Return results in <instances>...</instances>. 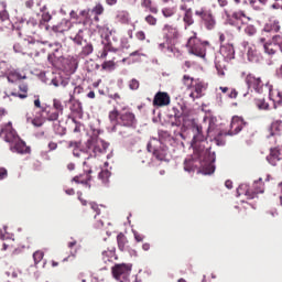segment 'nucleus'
Here are the masks:
<instances>
[{
  "mask_svg": "<svg viewBox=\"0 0 282 282\" xmlns=\"http://www.w3.org/2000/svg\"><path fill=\"white\" fill-rule=\"evenodd\" d=\"M193 133L192 148L194 149V153L199 155V158L204 156V160H208L212 156L210 147L208 145L206 135H204L202 126L194 123Z\"/></svg>",
  "mask_w": 282,
  "mask_h": 282,
  "instance_id": "20e7f679",
  "label": "nucleus"
},
{
  "mask_svg": "<svg viewBox=\"0 0 282 282\" xmlns=\"http://www.w3.org/2000/svg\"><path fill=\"white\" fill-rule=\"evenodd\" d=\"M275 75L278 76V78H282V64L280 65V67L276 68Z\"/></svg>",
  "mask_w": 282,
  "mask_h": 282,
  "instance_id": "774afa93",
  "label": "nucleus"
},
{
  "mask_svg": "<svg viewBox=\"0 0 282 282\" xmlns=\"http://www.w3.org/2000/svg\"><path fill=\"white\" fill-rule=\"evenodd\" d=\"M69 17H70V19H75V21H78V19H79L78 13H76V11H74V10L69 12Z\"/></svg>",
  "mask_w": 282,
  "mask_h": 282,
  "instance_id": "338daca9",
  "label": "nucleus"
},
{
  "mask_svg": "<svg viewBox=\"0 0 282 282\" xmlns=\"http://www.w3.org/2000/svg\"><path fill=\"white\" fill-rule=\"evenodd\" d=\"M135 39H138V41H147V33H144V31H138L135 33Z\"/></svg>",
  "mask_w": 282,
  "mask_h": 282,
  "instance_id": "603ef678",
  "label": "nucleus"
},
{
  "mask_svg": "<svg viewBox=\"0 0 282 282\" xmlns=\"http://www.w3.org/2000/svg\"><path fill=\"white\" fill-rule=\"evenodd\" d=\"M145 23H148V25H152L155 26L158 25V18L153 17L152 14H149L144 18Z\"/></svg>",
  "mask_w": 282,
  "mask_h": 282,
  "instance_id": "de8ad7c7",
  "label": "nucleus"
},
{
  "mask_svg": "<svg viewBox=\"0 0 282 282\" xmlns=\"http://www.w3.org/2000/svg\"><path fill=\"white\" fill-rule=\"evenodd\" d=\"M245 83L248 89H252L256 94H270L272 91V85L269 82H263L260 76L252 73L246 76Z\"/></svg>",
  "mask_w": 282,
  "mask_h": 282,
  "instance_id": "0eeeda50",
  "label": "nucleus"
},
{
  "mask_svg": "<svg viewBox=\"0 0 282 282\" xmlns=\"http://www.w3.org/2000/svg\"><path fill=\"white\" fill-rule=\"evenodd\" d=\"M108 118L112 124L126 127V129H135V127L138 126V119H135V113L127 108H123L121 111H118V109L115 108L112 111L109 112Z\"/></svg>",
  "mask_w": 282,
  "mask_h": 282,
  "instance_id": "39448f33",
  "label": "nucleus"
},
{
  "mask_svg": "<svg viewBox=\"0 0 282 282\" xmlns=\"http://www.w3.org/2000/svg\"><path fill=\"white\" fill-rule=\"evenodd\" d=\"M42 50L43 51H40V52H43V53L48 52L47 59L52 62L54 61V58H56V53L61 51V43L48 44L46 45V47H45V44H43Z\"/></svg>",
  "mask_w": 282,
  "mask_h": 282,
  "instance_id": "412c9836",
  "label": "nucleus"
},
{
  "mask_svg": "<svg viewBox=\"0 0 282 282\" xmlns=\"http://www.w3.org/2000/svg\"><path fill=\"white\" fill-rule=\"evenodd\" d=\"M141 8L145 9V12H151V14H158L160 10L155 4H153V0H141Z\"/></svg>",
  "mask_w": 282,
  "mask_h": 282,
  "instance_id": "c85d7f7f",
  "label": "nucleus"
},
{
  "mask_svg": "<svg viewBox=\"0 0 282 282\" xmlns=\"http://www.w3.org/2000/svg\"><path fill=\"white\" fill-rule=\"evenodd\" d=\"M12 150L17 153H30V148L25 144V141L18 139L12 145Z\"/></svg>",
  "mask_w": 282,
  "mask_h": 282,
  "instance_id": "393cba45",
  "label": "nucleus"
},
{
  "mask_svg": "<svg viewBox=\"0 0 282 282\" xmlns=\"http://www.w3.org/2000/svg\"><path fill=\"white\" fill-rule=\"evenodd\" d=\"M69 109L73 113H77L80 115L83 113V104L80 102V100L74 98V96H70L69 100Z\"/></svg>",
  "mask_w": 282,
  "mask_h": 282,
  "instance_id": "b1692460",
  "label": "nucleus"
},
{
  "mask_svg": "<svg viewBox=\"0 0 282 282\" xmlns=\"http://www.w3.org/2000/svg\"><path fill=\"white\" fill-rule=\"evenodd\" d=\"M268 162L272 164V166H276L278 162L282 160V151L279 149H271L270 155L267 158Z\"/></svg>",
  "mask_w": 282,
  "mask_h": 282,
  "instance_id": "5701e85b",
  "label": "nucleus"
},
{
  "mask_svg": "<svg viewBox=\"0 0 282 282\" xmlns=\"http://www.w3.org/2000/svg\"><path fill=\"white\" fill-rule=\"evenodd\" d=\"M90 210L88 212L89 217L94 215V219H97L98 215H100V205L96 202L89 203Z\"/></svg>",
  "mask_w": 282,
  "mask_h": 282,
  "instance_id": "c9c22d12",
  "label": "nucleus"
},
{
  "mask_svg": "<svg viewBox=\"0 0 282 282\" xmlns=\"http://www.w3.org/2000/svg\"><path fill=\"white\" fill-rule=\"evenodd\" d=\"M252 18L246 14V11L238 10L232 12L231 14H227V23L231 25V28H236L238 32L243 30L245 34L252 39V36H257V26L254 24H250Z\"/></svg>",
  "mask_w": 282,
  "mask_h": 282,
  "instance_id": "f03ea898",
  "label": "nucleus"
},
{
  "mask_svg": "<svg viewBox=\"0 0 282 282\" xmlns=\"http://www.w3.org/2000/svg\"><path fill=\"white\" fill-rule=\"evenodd\" d=\"M147 149L149 153H152L155 160H159V162H164V160H166V148L162 145V142H160V140H151L148 143Z\"/></svg>",
  "mask_w": 282,
  "mask_h": 282,
  "instance_id": "ddd939ff",
  "label": "nucleus"
},
{
  "mask_svg": "<svg viewBox=\"0 0 282 282\" xmlns=\"http://www.w3.org/2000/svg\"><path fill=\"white\" fill-rule=\"evenodd\" d=\"M203 24L205 25L206 30H215L217 22L215 21L213 13L209 12V14L203 18Z\"/></svg>",
  "mask_w": 282,
  "mask_h": 282,
  "instance_id": "c756f323",
  "label": "nucleus"
},
{
  "mask_svg": "<svg viewBox=\"0 0 282 282\" xmlns=\"http://www.w3.org/2000/svg\"><path fill=\"white\" fill-rule=\"evenodd\" d=\"M90 54H94V44L91 43H86L82 51L79 52V56L80 58H85L87 56H89Z\"/></svg>",
  "mask_w": 282,
  "mask_h": 282,
  "instance_id": "f704fd0d",
  "label": "nucleus"
},
{
  "mask_svg": "<svg viewBox=\"0 0 282 282\" xmlns=\"http://www.w3.org/2000/svg\"><path fill=\"white\" fill-rule=\"evenodd\" d=\"M197 169H200L204 175H213V173H215L213 156L204 159V155L199 156V154H195L194 152V158L184 161V171L187 173H195Z\"/></svg>",
  "mask_w": 282,
  "mask_h": 282,
  "instance_id": "7ed1b4c3",
  "label": "nucleus"
},
{
  "mask_svg": "<svg viewBox=\"0 0 282 282\" xmlns=\"http://www.w3.org/2000/svg\"><path fill=\"white\" fill-rule=\"evenodd\" d=\"M153 107H169L171 105V96L169 93L158 91L153 98Z\"/></svg>",
  "mask_w": 282,
  "mask_h": 282,
  "instance_id": "a211bd4d",
  "label": "nucleus"
},
{
  "mask_svg": "<svg viewBox=\"0 0 282 282\" xmlns=\"http://www.w3.org/2000/svg\"><path fill=\"white\" fill-rule=\"evenodd\" d=\"M239 96V93L235 88H230L228 93V98H237Z\"/></svg>",
  "mask_w": 282,
  "mask_h": 282,
  "instance_id": "052dcab7",
  "label": "nucleus"
},
{
  "mask_svg": "<svg viewBox=\"0 0 282 282\" xmlns=\"http://www.w3.org/2000/svg\"><path fill=\"white\" fill-rule=\"evenodd\" d=\"M183 22L186 28H191L195 23V20L193 19V10H188L187 12L184 13L183 15Z\"/></svg>",
  "mask_w": 282,
  "mask_h": 282,
  "instance_id": "e433bc0d",
  "label": "nucleus"
},
{
  "mask_svg": "<svg viewBox=\"0 0 282 282\" xmlns=\"http://www.w3.org/2000/svg\"><path fill=\"white\" fill-rule=\"evenodd\" d=\"M29 87H28V84H21L19 86V90L21 93H14L12 91L11 93V96H14V98H20L21 100H25V98H28V91H29Z\"/></svg>",
  "mask_w": 282,
  "mask_h": 282,
  "instance_id": "7c9ffc66",
  "label": "nucleus"
},
{
  "mask_svg": "<svg viewBox=\"0 0 282 282\" xmlns=\"http://www.w3.org/2000/svg\"><path fill=\"white\" fill-rule=\"evenodd\" d=\"M192 89H194V91L189 94V98H192L193 100H197V98H202V96H204V91L208 89V84L197 78L194 82V86L192 87Z\"/></svg>",
  "mask_w": 282,
  "mask_h": 282,
  "instance_id": "dca6fc26",
  "label": "nucleus"
},
{
  "mask_svg": "<svg viewBox=\"0 0 282 282\" xmlns=\"http://www.w3.org/2000/svg\"><path fill=\"white\" fill-rule=\"evenodd\" d=\"M130 89L135 90L140 88V82L138 79L130 80L129 84Z\"/></svg>",
  "mask_w": 282,
  "mask_h": 282,
  "instance_id": "3c124183",
  "label": "nucleus"
},
{
  "mask_svg": "<svg viewBox=\"0 0 282 282\" xmlns=\"http://www.w3.org/2000/svg\"><path fill=\"white\" fill-rule=\"evenodd\" d=\"M101 69H105L106 72H113V69H116V62L113 59L105 61L101 64Z\"/></svg>",
  "mask_w": 282,
  "mask_h": 282,
  "instance_id": "a19ab883",
  "label": "nucleus"
},
{
  "mask_svg": "<svg viewBox=\"0 0 282 282\" xmlns=\"http://www.w3.org/2000/svg\"><path fill=\"white\" fill-rule=\"evenodd\" d=\"M210 12L208 11H204L203 9L202 10H196L195 11V14L196 17H200L202 21L204 20V18L209 14Z\"/></svg>",
  "mask_w": 282,
  "mask_h": 282,
  "instance_id": "6e6d98bb",
  "label": "nucleus"
},
{
  "mask_svg": "<svg viewBox=\"0 0 282 282\" xmlns=\"http://www.w3.org/2000/svg\"><path fill=\"white\" fill-rule=\"evenodd\" d=\"M52 84L54 85V87H67V85L69 84V82H67V80H63V79H61V80H58V79H53L52 80Z\"/></svg>",
  "mask_w": 282,
  "mask_h": 282,
  "instance_id": "09e8293b",
  "label": "nucleus"
},
{
  "mask_svg": "<svg viewBox=\"0 0 282 282\" xmlns=\"http://www.w3.org/2000/svg\"><path fill=\"white\" fill-rule=\"evenodd\" d=\"M42 115L44 116L45 120H48L50 122L58 120V117L61 116L58 111H55L54 108L48 106L42 108Z\"/></svg>",
  "mask_w": 282,
  "mask_h": 282,
  "instance_id": "4be33fe9",
  "label": "nucleus"
},
{
  "mask_svg": "<svg viewBox=\"0 0 282 282\" xmlns=\"http://www.w3.org/2000/svg\"><path fill=\"white\" fill-rule=\"evenodd\" d=\"M58 149V143L54 142V141H51L48 143V150L50 151H56Z\"/></svg>",
  "mask_w": 282,
  "mask_h": 282,
  "instance_id": "0e129e2a",
  "label": "nucleus"
},
{
  "mask_svg": "<svg viewBox=\"0 0 282 282\" xmlns=\"http://www.w3.org/2000/svg\"><path fill=\"white\" fill-rule=\"evenodd\" d=\"M117 243L118 248L121 252H124L127 250V243H129V240L127 239V236L124 234L120 232L117 235Z\"/></svg>",
  "mask_w": 282,
  "mask_h": 282,
  "instance_id": "473e14b6",
  "label": "nucleus"
},
{
  "mask_svg": "<svg viewBox=\"0 0 282 282\" xmlns=\"http://www.w3.org/2000/svg\"><path fill=\"white\" fill-rule=\"evenodd\" d=\"M220 52L224 58L216 61V69L218 72V76H226V72L228 70V61H232L235 58V46L232 44H226L221 46Z\"/></svg>",
  "mask_w": 282,
  "mask_h": 282,
  "instance_id": "6e6552de",
  "label": "nucleus"
},
{
  "mask_svg": "<svg viewBox=\"0 0 282 282\" xmlns=\"http://www.w3.org/2000/svg\"><path fill=\"white\" fill-rule=\"evenodd\" d=\"M1 133L4 134L6 142H9L11 147L20 139L19 134H17V130L12 128V122H9L4 128H2Z\"/></svg>",
  "mask_w": 282,
  "mask_h": 282,
  "instance_id": "f3484780",
  "label": "nucleus"
},
{
  "mask_svg": "<svg viewBox=\"0 0 282 282\" xmlns=\"http://www.w3.org/2000/svg\"><path fill=\"white\" fill-rule=\"evenodd\" d=\"M253 188L254 191H250L248 188V185L241 184L237 191L239 195H241L242 191H246L245 195L248 197V199H254V197H257L259 193H264L265 191V187L263 186V178H259L258 181H254Z\"/></svg>",
  "mask_w": 282,
  "mask_h": 282,
  "instance_id": "2eb2a0df",
  "label": "nucleus"
},
{
  "mask_svg": "<svg viewBox=\"0 0 282 282\" xmlns=\"http://www.w3.org/2000/svg\"><path fill=\"white\" fill-rule=\"evenodd\" d=\"M279 215L276 212H268L265 215H264V218L268 220V221H272V219H274V217Z\"/></svg>",
  "mask_w": 282,
  "mask_h": 282,
  "instance_id": "5fc2aeb1",
  "label": "nucleus"
},
{
  "mask_svg": "<svg viewBox=\"0 0 282 282\" xmlns=\"http://www.w3.org/2000/svg\"><path fill=\"white\" fill-rule=\"evenodd\" d=\"M93 12H95V14L100 15L102 14V12H105V8H102V6L100 4H97L94 9H93Z\"/></svg>",
  "mask_w": 282,
  "mask_h": 282,
  "instance_id": "864d4df0",
  "label": "nucleus"
},
{
  "mask_svg": "<svg viewBox=\"0 0 282 282\" xmlns=\"http://www.w3.org/2000/svg\"><path fill=\"white\" fill-rule=\"evenodd\" d=\"M8 177V170L6 167H0V180H6Z\"/></svg>",
  "mask_w": 282,
  "mask_h": 282,
  "instance_id": "e2e57ef3",
  "label": "nucleus"
},
{
  "mask_svg": "<svg viewBox=\"0 0 282 282\" xmlns=\"http://www.w3.org/2000/svg\"><path fill=\"white\" fill-rule=\"evenodd\" d=\"M131 264L121 263L112 267V275L117 281L129 282V276H131Z\"/></svg>",
  "mask_w": 282,
  "mask_h": 282,
  "instance_id": "4468645a",
  "label": "nucleus"
},
{
  "mask_svg": "<svg viewBox=\"0 0 282 282\" xmlns=\"http://www.w3.org/2000/svg\"><path fill=\"white\" fill-rule=\"evenodd\" d=\"M195 78L191 77L189 75H184L182 78V83L186 89H193L195 85Z\"/></svg>",
  "mask_w": 282,
  "mask_h": 282,
  "instance_id": "ea45409f",
  "label": "nucleus"
},
{
  "mask_svg": "<svg viewBox=\"0 0 282 282\" xmlns=\"http://www.w3.org/2000/svg\"><path fill=\"white\" fill-rule=\"evenodd\" d=\"M79 17H83L85 19L84 21L87 23V20L89 19V9L82 10Z\"/></svg>",
  "mask_w": 282,
  "mask_h": 282,
  "instance_id": "4d7b16f0",
  "label": "nucleus"
},
{
  "mask_svg": "<svg viewBox=\"0 0 282 282\" xmlns=\"http://www.w3.org/2000/svg\"><path fill=\"white\" fill-rule=\"evenodd\" d=\"M187 47L189 54H194V56H198L199 58H206V45L202 43V40L197 39L196 33L188 39Z\"/></svg>",
  "mask_w": 282,
  "mask_h": 282,
  "instance_id": "f8f14e48",
  "label": "nucleus"
},
{
  "mask_svg": "<svg viewBox=\"0 0 282 282\" xmlns=\"http://www.w3.org/2000/svg\"><path fill=\"white\" fill-rule=\"evenodd\" d=\"M109 52H112L113 54L118 52V48L113 47V44H111V42L104 44L102 50L98 53V57L105 59L109 55Z\"/></svg>",
  "mask_w": 282,
  "mask_h": 282,
  "instance_id": "a878e982",
  "label": "nucleus"
},
{
  "mask_svg": "<svg viewBox=\"0 0 282 282\" xmlns=\"http://www.w3.org/2000/svg\"><path fill=\"white\" fill-rule=\"evenodd\" d=\"M6 8V2H0V21L2 23H4V21H10V14Z\"/></svg>",
  "mask_w": 282,
  "mask_h": 282,
  "instance_id": "4c0bfd02",
  "label": "nucleus"
},
{
  "mask_svg": "<svg viewBox=\"0 0 282 282\" xmlns=\"http://www.w3.org/2000/svg\"><path fill=\"white\" fill-rule=\"evenodd\" d=\"M254 105L260 111H268V109H270V104L263 98L254 99Z\"/></svg>",
  "mask_w": 282,
  "mask_h": 282,
  "instance_id": "58836bf2",
  "label": "nucleus"
},
{
  "mask_svg": "<svg viewBox=\"0 0 282 282\" xmlns=\"http://www.w3.org/2000/svg\"><path fill=\"white\" fill-rule=\"evenodd\" d=\"M91 171L85 172L83 174H79L77 176L73 177V182H75V184H84L87 185L89 184V182H91Z\"/></svg>",
  "mask_w": 282,
  "mask_h": 282,
  "instance_id": "bb28decb",
  "label": "nucleus"
},
{
  "mask_svg": "<svg viewBox=\"0 0 282 282\" xmlns=\"http://www.w3.org/2000/svg\"><path fill=\"white\" fill-rule=\"evenodd\" d=\"M109 98H111V100H115V102H117V105H120V102H122V97L118 93L109 95Z\"/></svg>",
  "mask_w": 282,
  "mask_h": 282,
  "instance_id": "8fccbe9b",
  "label": "nucleus"
},
{
  "mask_svg": "<svg viewBox=\"0 0 282 282\" xmlns=\"http://www.w3.org/2000/svg\"><path fill=\"white\" fill-rule=\"evenodd\" d=\"M43 257H45V253L41 250H37L33 253V260L35 265H39V263H41V261H43Z\"/></svg>",
  "mask_w": 282,
  "mask_h": 282,
  "instance_id": "c03bdc74",
  "label": "nucleus"
},
{
  "mask_svg": "<svg viewBox=\"0 0 282 282\" xmlns=\"http://www.w3.org/2000/svg\"><path fill=\"white\" fill-rule=\"evenodd\" d=\"M53 109L57 111V113L63 116L64 108H63V102H61V100L58 99L53 100Z\"/></svg>",
  "mask_w": 282,
  "mask_h": 282,
  "instance_id": "37998d69",
  "label": "nucleus"
},
{
  "mask_svg": "<svg viewBox=\"0 0 282 282\" xmlns=\"http://www.w3.org/2000/svg\"><path fill=\"white\" fill-rule=\"evenodd\" d=\"M14 52L17 54H29V56H39L41 51L43 52V42H30L23 41L22 43H17L13 45Z\"/></svg>",
  "mask_w": 282,
  "mask_h": 282,
  "instance_id": "1a4fd4ad",
  "label": "nucleus"
},
{
  "mask_svg": "<svg viewBox=\"0 0 282 282\" xmlns=\"http://www.w3.org/2000/svg\"><path fill=\"white\" fill-rule=\"evenodd\" d=\"M77 195H78V200L80 202L82 206H87V204H89V203L87 202V199H85V198L83 197V192H78Z\"/></svg>",
  "mask_w": 282,
  "mask_h": 282,
  "instance_id": "13d9d810",
  "label": "nucleus"
},
{
  "mask_svg": "<svg viewBox=\"0 0 282 282\" xmlns=\"http://www.w3.org/2000/svg\"><path fill=\"white\" fill-rule=\"evenodd\" d=\"M12 78H14L15 80H23V79H25L26 77H25V76H21V74H19V73H10V74L8 75V77H7V80H8L9 83H14V79H12Z\"/></svg>",
  "mask_w": 282,
  "mask_h": 282,
  "instance_id": "a18cd8bd",
  "label": "nucleus"
},
{
  "mask_svg": "<svg viewBox=\"0 0 282 282\" xmlns=\"http://www.w3.org/2000/svg\"><path fill=\"white\" fill-rule=\"evenodd\" d=\"M36 28H39V22L34 19H30L26 22L25 32L26 34H36Z\"/></svg>",
  "mask_w": 282,
  "mask_h": 282,
  "instance_id": "72a5a7b5",
  "label": "nucleus"
},
{
  "mask_svg": "<svg viewBox=\"0 0 282 282\" xmlns=\"http://www.w3.org/2000/svg\"><path fill=\"white\" fill-rule=\"evenodd\" d=\"M85 25H87V21L74 23L70 20L63 19L53 26V32H68L72 42L76 45H83V43H87V40H85Z\"/></svg>",
  "mask_w": 282,
  "mask_h": 282,
  "instance_id": "f257e3e1",
  "label": "nucleus"
},
{
  "mask_svg": "<svg viewBox=\"0 0 282 282\" xmlns=\"http://www.w3.org/2000/svg\"><path fill=\"white\" fill-rule=\"evenodd\" d=\"M162 32L165 42L161 43L160 47L171 50L174 45H177V41H180V29L177 26L165 24Z\"/></svg>",
  "mask_w": 282,
  "mask_h": 282,
  "instance_id": "9d476101",
  "label": "nucleus"
},
{
  "mask_svg": "<svg viewBox=\"0 0 282 282\" xmlns=\"http://www.w3.org/2000/svg\"><path fill=\"white\" fill-rule=\"evenodd\" d=\"M162 14L163 17H165V19H169L175 14V8H171V7L163 8Z\"/></svg>",
  "mask_w": 282,
  "mask_h": 282,
  "instance_id": "49530a36",
  "label": "nucleus"
},
{
  "mask_svg": "<svg viewBox=\"0 0 282 282\" xmlns=\"http://www.w3.org/2000/svg\"><path fill=\"white\" fill-rule=\"evenodd\" d=\"M263 32H281V21H279V19L276 18H270L269 21L263 26Z\"/></svg>",
  "mask_w": 282,
  "mask_h": 282,
  "instance_id": "aec40b11",
  "label": "nucleus"
},
{
  "mask_svg": "<svg viewBox=\"0 0 282 282\" xmlns=\"http://www.w3.org/2000/svg\"><path fill=\"white\" fill-rule=\"evenodd\" d=\"M86 147L89 153H93L91 155L94 158H98L99 155H105V153H107V149H109V143L105 142L98 137H93L87 141Z\"/></svg>",
  "mask_w": 282,
  "mask_h": 282,
  "instance_id": "9b49d317",
  "label": "nucleus"
},
{
  "mask_svg": "<svg viewBox=\"0 0 282 282\" xmlns=\"http://www.w3.org/2000/svg\"><path fill=\"white\" fill-rule=\"evenodd\" d=\"M282 131V120L278 119L274 120L271 126L269 127V133L270 135H281Z\"/></svg>",
  "mask_w": 282,
  "mask_h": 282,
  "instance_id": "cd10ccee",
  "label": "nucleus"
},
{
  "mask_svg": "<svg viewBox=\"0 0 282 282\" xmlns=\"http://www.w3.org/2000/svg\"><path fill=\"white\" fill-rule=\"evenodd\" d=\"M275 102H278V105H282V90L276 93Z\"/></svg>",
  "mask_w": 282,
  "mask_h": 282,
  "instance_id": "69168bd1",
  "label": "nucleus"
},
{
  "mask_svg": "<svg viewBox=\"0 0 282 282\" xmlns=\"http://www.w3.org/2000/svg\"><path fill=\"white\" fill-rule=\"evenodd\" d=\"M98 177L102 182V184H109V177H111V173L109 172V170H101Z\"/></svg>",
  "mask_w": 282,
  "mask_h": 282,
  "instance_id": "79ce46f5",
  "label": "nucleus"
},
{
  "mask_svg": "<svg viewBox=\"0 0 282 282\" xmlns=\"http://www.w3.org/2000/svg\"><path fill=\"white\" fill-rule=\"evenodd\" d=\"M215 122L213 120H209V126L207 129V135H213L215 138V142L218 144H223L219 143V137L220 135H237V133H239L243 127H246V121H243V118L241 117H232L231 119V123H230V129L228 130V132H217L215 131Z\"/></svg>",
  "mask_w": 282,
  "mask_h": 282,
  "instance_id": "423d86ee",
  "label": "nucleus"
},
{
  "mask_svg": "<svg viewBox=\"0 0 282 282\" xmlns=\"http://www.w3.org/2000/svg\"><path fill=\"white\" fill-rule=\"evenodd\" d=\"M45 115L40 112V116L32 119V117H28V122H31L33 127H43L45 124Z\"/></svg>",
  "mask_w": 282,
  "mask_h": 282,
  "instance_id": "2f4dec72",
  "label": "nucleus"
},
{
  "mask_svg": "<svg viewBox=\"0 0 282 282\" xmlns=\"http://www.w3.org/2000/svg\"><path fill=\"white\" fill-rule=\"evenodd\" d=\"M242 47L247 50V58L250 63H259V51L257 46L250 45V42L245 41L242 42Z\"/></svg>",
  "mask_w": 282,
  "mask_h": 282,
  "instance_id": "6ab92c4d",
  "label": "nucleus"
},
{
  "mask_svg": "<svg viewBox=\"0 0 282 282\" xmlns=\"http://www.w3.org/2000/svg\"><path fill=\"white\" fill-rule=\"evenodd\" d=\"M133 236H134L135 241H138L139 243H140L141 241H144V236L141 235L140 232L133 231Z\"/></svg>",
  "mask_w": 282,
  "mask_h": 282,
  "instance_id": "bf43d9fd",
  "label": "nucleus"
},
{
  "mask_svg": "<svg viewBox=\"0 0 282 282\" xmlns=\"http://www.w3.org/2000/svg\"><path fill=\"white\" fill-rule=\"evenodd\" d=\"M34 107H36V109H40V113H42L43 109L45 106H41V99H39V97L34 100Z\"/></svg>",
  "mask_w": 282,
  "mask_h": 282,
  "instance_id": "680f3d73",
  "label": "nucleus"
}]
</instances>
